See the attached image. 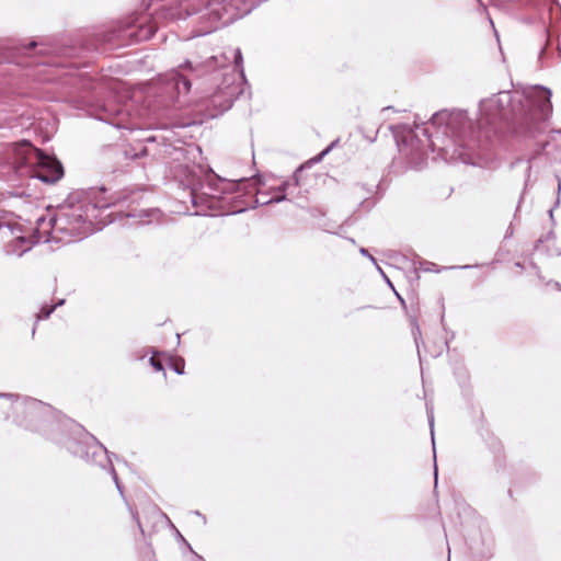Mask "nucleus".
<instances>
[{"label":"nucleus","mask_w":561,"mask_h":561,"mask_svg":"<svg viewBox=\"0 0 561 561\" xmlns=\"http://www.w3.org/2000/svg\"><path fill=\"white\" fill-rule=\"evenodd\" d=\"M552 92L543 85L524 90L500 91L481 100L476 130L467 112L442 110L430 118V127L421 129L427 147L445 160L473 163L481 138L507 130L517 137L535 138L542 133V123L552 112Z\"/></svg>","instance_id":"nucleus-1"},{"label":"nucleus","mask_w":561,"mask_h":561,"mask_svg":"<svg viewBox=\"0 0 561 561\" xmlns=\"http://www.w3.org/2000/svg\"><path fill=\"white\" fill-rule=\"evenodd\" d=\"M81 436L79 438H68L66 449L73 456L82 459L89 465L98 466L103 470L110 471L113 481L119 484L118 476L114 469L111 456L106 447L100 443L92 434L85 432L81 425H76Z\"/></svg>","instance_id":"nucleus-7"},{"label":"nucleus","mask_w":561,"mask_h":561,"mask_svg":"<svg viewBox=\"0 0 561 561\" xmlns=\"http://www.w3.org/2000/svg\"><path fill=\"white\" fill-rule=\"evenodd\" d=\"M55 309H56V306L46 305V304L43 305L41 307L38 313L36 314V322L49 318V316L55 311Z\"/></svg>","instance_id":"nucleus-18"},{"label":"nucleus","mask_w":561,"mask_h":561,"mask_svg":"<svg viewBox=\"0 0 561 561\" xmlns=\"http://www.w3.org/2000/svg\"><path fill=\"white\" fill-rule=\"evenodd\" d=\"M150 353L152 354V356L149 358L150 366L156 371H164V366H163L162 362L156 358V355H158L159 352L156 350H150Z\"/></svg>","instance_id":"nucleus-19"},{"label":"nucleus","mask_w":561,"mask_h":561,"mask_svg":"<svg viewBox=\"0 0 561 561\" xmlns=\"http://www.w3.org/2000/svg\"><path fill=\"white\" fill-rule=\"evenodd\" d=\"M347 240L351 242V243H355V240L353 238H347Z\"/></svg>","instance_id":"nucleus-46"},{"label":"nucleus","mask_w":561,"mask_h":561,"mask_svg":"<svg viewBox=\"0 0 561 561\" xmlns=\"http://www.w3.org/2000/svg\"><path fill=\"white\" fill-rule=\"evenodd\" d=\"M131 151H134V149L125 151V154L127 157H130L131 159L140 158L148 154V149L145 146H142L137 152L131 153Z\"/></svg>","instance_id":"nucleus-21"},{"label":"nucleus","mask_w":561,"mask_h":561,"mask_svg":"<svg viewBox=\"0 0 561 561\" xmlns=\"http://www.w3.org/2000/svg\"><path fill=\"white\" fill-rule=\"evenodd\" d=\"M530 267L535 271V273L539 277V279H542L538 265L536 263L531 262L530 263Z\"/></svg>","instance_id":"nucleus-29"},{"label":"nucleus","mask_w":561,"mask_h":561,"mask_svg":"<svg viewBox=\"0 0 561 561\" xmlns=\"http://www.w3.org/2000/svg\"><path fill=\"white\" fill-rule=\"evenodd\" d=\"M0 398L14 399L15 394L0 392Z\"/></svg>","instance_id":"nucleus-31"},{"label":"nucleus","mask_w":561,"mask_h":561,"mask_svg":"<svg viewBox=\"0 0 561 561\" xmlns=\"http://www.w3.org/2000/svg\"><path fill=\"white\" fill-rule=\"evenodd\" d=\"M427 265H431L428 267H425L424 271H432V266H434V263H426Z\"/></svg>","instance_id":"nucleus-40"},{"label":"nucleus","mask_w":561,"mask_h":561,"mask_svg":"<svg viewBox=\"0 0 561 561\" xmlns=\"http://www.w3.org/2000/svg\"><path fill=\"white\" fill-rule=\"evenodd\" d=\"M106 192L101 186L71 193L54 216L36 220L31 236H26L28 229L13 213L0 208V232L3 238H11L4 244L5 254L22 256L39 242L71 243L101 230L108 222L104 213L127 198L124 192L105 195Z\"/></svg>","instance_id":"nucleus-2"},{"label":"nucleus","mask_w":561,"mask_h":561,"mask_svg":"<svg viewBox=\"0 0 561 561\" xmlns=\"http://www.w3.org/2000/svg\"><path fill=\"white\" fill-rule=\"evenodd\" d=\"M35 331H36V324L34 325L33 330H32V335L35 334Z\"/></svg>","instance_id":"nucleus-47"},{"label":"nucleus","mask_w":561,"mask_h":561,"mask_svg":"<svg viewBox=\"0 0 561 561\" xmlns=\"http://www.w3.org/2000/svg\"><path fill=\"white\" fill-rule=\"evenodd\" d=\"M427 265H431L428 267H425L424 271H432V266H434V263H426Z\"/></svg>","instance_id":"nucleus-37"},{"label":"nucleus","mask_w":561,"mask_h":561,"mask_svg":"<svg viewBox=\"0 0 561 561\" xmlns=\"http://www.w3.org/2000/svg\"><path fill=\"white\" fill-rule=\"evenodd\" d=\"M377 185L375 184H364L357 183L351 188V195L354 201H359V206L365 208V210H370L376 202L373 201V196L377 192Z\"/></svg>","instance_id":"nucleus-13"},{"label":"nucleus","mask_w":561,"mask_h":561,"mask_svg":"<svg viewBox=\"0 0 561 561\" xmlns=\"http://www.w3.org/2000/svg\"><path fill=\"white\" fill-rule=\"evenodd\" d=\"M151 348H139V350H136V351H133L130 352L129 354V358L131 360H144L146 358V356L148 355V353L150 352Z\"/></svg>","instance_id":"nucleus-20"},{"label":"nucleus","mask_w":561,"mask_h":561,"mask_svg":"<svg viewBox=\"0 0 561 561\" xmlns=\"http://www.w3.org/2000/svg\"><path fill=\"white\" fill-rule=\"evenodd\" d=\"M339 140H335L333 142H331V145L329 147H327L317 158V160H321L325 154H328L333 148H335V145L337 144Z\"/></svg>","instance_id":"nucleus-25"},{"label":"nucleus","mask_w":561,"mask_h":561,"mask_svg":"<svg viewBox=\"0 0 561 561\" xmlns=\"http://www.w3.org/2000/svg\"><path fill=\"white\" fill-rule=\"evenodd\" d=\"M359 253L363 255V256H366L368 257L374 264H376V260L373 255H370V253L368 252V250L366 248H360L359 249Z\"/></svg>","instance_id":"nucleus-26"},{"label":"nucleus","mask_w":561,"mask_h":561,"mask_svg":"<svg viewBox=\"0 0 561 561\" xmlns=\"http://www.w3.org/2000/svg\"><path fill=\"white\" fill-rule=\"evenodd\" d=\"M172 368L178 375L184 374V363L183 362L181 364H175Z\"/></svg>","instance_id":"nucleus-27"},{"label":"nucleus","mask_w":561,"mask_h":561,"mask_svg":"<svg viewBox=\"0 0 561 561\" xmlns=\"http://www.w3.org/2000/svg\"><path fill=\"white\" fill-rule=\"evenodd\" d=\"M535 249L539 252H543L547 256L561 255V250L554 243V234L552 231L547 234L546 240L539 239Z\"/></svg>","instance_id":"nucleus-15"},{"label":"nucleus","mask_w":561,"mask_h":561,"mask_svg":"<svg viewBox=\"0 0 561 561\" xmlns=\"http://www.w3.org/2000/svg\"><path fill=\"white\" fill-rule=\"evenodd\" d=\"M554 133H558L561 135V129H557V130H554Z\"/></svg>","instance_id":"nucleus-50"},{"label":"nucleus","mask_w":561,"mask_h":561,"mask_svg":"<svg viewBox=\"0 0 561 561\" xmlns=\"http://www.w3.org/2000/svg\"><path fill=\"white\" fill-rule=\"evenodd\" d=\"M13 421L18 426L36 432L66 448L68 438H79L77 423L61 420L55 409L34 398L15 396L13 404Z\"/></svg>","instance_id":"nucleus-4"},{"label":"nucleus","mask_w":561,"mask_h":561,"mask_svg":"<svg viewBox=\"0 0 561 561\" xmlns=\"http://www.w3.org/2000/svg\"><path fill=\"white\" fill-rule=\"evenodd\" d=\"M427 417H428V424L431 427V435H432V442H434V414L433 411L427 408ZM433 451H435V443H433ZM434 479H435V488L437 486V480H438V471H437V465H436V453H434Z\"/></svg>","instance_id":"nucleus-17"},{"label":"nucleus","mask_w":561,"mask_h":561,"mask_svg":"<svg viewBox=\"0 0 561 561\" xmlns=\"http://www.w3.org/2000/svg\"><path fill=\"white\" fill-rule=\"evenodd\" d=\"M13 164L18 173L28 174L47 184L56 183L64 175V168L59 160L26 140L16 146Z\"/></svg>","instance_id":"nucleus-6"},{"label":"nucleus","mask_w":561,"mask_h":561,"mask_svg":"<svg viewBox=\"0 0 561 561\" xmlns=\"http://www.w3.org/2000/svg\"><path fill=\"white\" fill-rule=\"evenodd\" d=\"M547 146H548V142L542 144L541 149L545 150Z\"/></svg>","instance_id":"nucleus-44"},{"label":"nucleus","mask_w":561,"mask_h":561,"mask_svg":"<svg viewBox=\"0 0 561 561\" xmlns=\"http://www.w3.org/2000/svg\"><path fill=\"white\" fill-rule=\"evenodd\" d=\"M515 266L518 267V268H522V270L524 268V264L520 263V262H516Z\"/></svg>","instance_id":"nucleus-38"},{"label":"nucleus","mask_w":561,"mask_h":561,"mask_svg":"<svg viewBox=\"0 0 561 561\" xmlns=\"http://www.w3.org/2000/svg\"><path fill=\"white\" fill-rule=\"evenodd\" d=\"M427 265H431L428 267H425L424 271H432V266H434V263H426Z\"/></svg>","instance_id":"nucleus-39"},{"label":"nucleus","mask_w":561,"mask_h":561,"mask_svg":"<svg viewBox=\"0 0 561 561\" xmlns=\"http://www.w3.org/2000/svg\"><path fill=\"white\" fill-rule=\"evenodd\" d=\"M110 124L118 129H126L129 131H134L136 129L141 128L139 122H137L129 115V113L123 110L117 111L116 116L110 121Z\"/></svg>","instance_id":"nucleus-14"},{"label":"nucleus","mask_w":561,"mask_h":561,"mask_svg":"<svg viewBox=\"0 0 561 561\" xmlns=\"http://www.w3.org/2000/svg\"><path fill=\"white\" fill-rule=\"evenodd\" d=\"M394 139L399 150L407 157L408 163L415 170L422 169L426 163V150L417 134L407 125L392 126Z\"/></svg>","instance_id":"nucleus-11"},{"label":"nucleus","mask_w":561,"mask_h":561,"mask_svg":"<svg viewBox=\"0 0 561 561\" xmlns=\"http://www.w3.org/2000/svg\"><path fill=\"white\" fill-rule=\"evenodd\" d=\"M545 51H546V48H545V47H542V48L540 49V53H539V59H541V58H542V56H543Z\"/></svg>","instance_id":"nucleus-36"},{"label":"nucleus","mask_w":561,"mask_h":561,"mask_svg":"<svg viewBox=\"0 0 561 561\" xmlns=\"http://www.w3.org/2000/svg\"><path fill=\"white\" fill-rule=\"evenodd\" d=\"M233 58V67L228 69L211 70L217 57H211L205 65L193 67L191 61L181 66L180 71H173L169 75L167 81L168 91H175L178 95L190 92L193 81L206 77V81L211 83L205 93V107L208 116L215 118L231 108L236 99L244 94L247 84L243 72V57L240 48H233L228 51Z\"/></svg>","instance_id":"nucleus-3"},{"label":"nucleus","mask_w":561,"mask_h":561,"mask_svg":"<svg viewBox=\"0 0 561 561\" xmlns=\"http://www.w3.org/2000/svg\"><path fill=\"white\" fill-rule=\"evenodd\" d=\"M196 558H197V561H205V559L199 554H196Z\"/></svg>","instance_id":"nucleus-43"},{"label":"nucleus","mask_w":561,"mask_h":561,"mask_svg":"<svg viewBox=\"0 0 561 561\" xmlns=\"http://www.w3.org/2000/svg\"><path fill=\"white\" fill-rule=\"evenodd\" d=\"M513 233H514V229H513V226H512V224H511V225L508 226V228L506 229V232H505L504 238H505V239H508V238H511V237L513 236Z\"/></svg>","instance_id":"nucleus-30"},{"label":"nucleus","mask_w":561,"mask_h":561,"mask_svg":"<svg viewBox=\"0 0 561 561\" xmlns=\"http://www.w3.org/2000/svg\"><path fill=\"white\" fill-rule=\"evenodd\" d=\"M81 436L79 438H68L66 449L73 456L82 459L89 465L98 466L103 470L110 471L113 481L119 484L118 476L114 469L111 456L106 447L100 443L92 434L85 432L81 425H76Z\"/></svg>","instance_id":"nucleus-8"},{"label":"nucleus","mask_w":561,"mask_h":561,"mask_svg":"<svg viewBox=\"0 0 561 561\" xmlns=\"http://www.w3.org/2000/svg\"><path fill=\"white\" fill-rule=\"evenodd\" d=\"M560 191H561V178L558 176V196H557V199L554 202V205L552 208L549 209L548 214H549V217L550 219L553 221V211L554 209L559 206L560 204V197H559V194H560Z\"/></svg>","instance_id":"nucleus-22"},{"label":"nucleus","mask_w":561,"mask_h":561,"mask_svg":"<svg viewBox=\"0 0 561 561\" xmlns=\"http://www.w3.org/2000/svg\"><path fill=\"white\" fill-rule=\"evenodd\" d=\"M194 514L197 515V518H201L203 516V514L198 511H195Z\"/></svg>","instance_id":"nucleus-42"},{"label":"nucleus","mask_w":561,"mask_h":561,"mask_svg":"<svg viewBox=\"0 0 561 561\" xmlns=\"http://www.w3.org/2000/svg\"><path fill=\"white\" fill-rule=\"evenodd\" d=\"M287 186H289V182H283L278 187H277V193L272 196L271 198H268V201H261L260 198H256L254 202L255 204H259V205H268V204H273V203H279V202H283L286 199V195H285V191L287 188Z\"/></svg>","instance_id":"nucleus-16"},{"label":"nucleus","mask_w":561,"mask_h":561,"mask_svg":"<svg viewBox=\"0 0 561 561\" xmlns=\"http://www.w3.org/2000/svg\"><path fill=\"white\" fill-rule=\"evenodd\" d=\"M37 47H39L38 54H41V55H58V56H67V57H72V56L78 55V51L75 47L61 45L59 43H46V42L37 43L36 41H31L26 46L27 49H33V48H37Z\"/></svg>","instance_id":"nucleus-12"},{"label":"nucleus","mask_w":561,"mask_h":561,"mask_svg":"<svg viewBox=\"0 0 561 561\" xmlns=\"http://www.w3.org/2000/svg\"><path fill=\"white\" fill-rule=\"evenodd\" d=\"M256 198H260L261 201H268V198H265V194L257 193L255 196L253 195V199H252L253 208L260 206L259 204H255V202H254Z\"/></svg>","instance_id":"nucleus-28"},{"label":"nucleus","mask_w":561,"mask_h":561,"mask_svg":"<svg viewBox=\"0 0 561 561\" xmlns=\"http://www.w3.org/2000/svg\"><path fill=\"white\" fill-rule=\"evenodd\" d=\"M201 518H202V520H203V524L205 525V524H206V517H205V515H203Z\"/></svg>","instance_id":"nucleus-45"},{"label":"nucleus","mask_w":561,"mask_h":561,"mask_svg":"<svg viewBox=\"0 0 561 561\" xmlns=\"http://www.w3.org/2000/svg\"><path fill=\"white\" fill-rule=\"evenodd\" d=\"M179 182L195 208V215H220L225 178L219 176L211 169L194 164L181 167Z\"/></svg>","instance_id":"nucleus-5"},{"label":"nucleus","mask_w":561,"mask_h":561,"mask_svg":"<svg viewBox=\"0 0 561 561\" xmlns=\"http://www.w3.org/2000/svg\"><path fill=\"white\" fill-rule=\"evenodd\" d=\"M142 141H147V142H151V141H154L156 140V137L153 136H148V137H145L141 139Z\"/></svg>","instance_id":"nucleus-33"},{"label":"nucleus","mask_w":561,"mask_h":561,"mask_svg":"<svg viewBox=\"0 0 561 561\" xmlns=\"http://www.w3.org/2000/svg\"><path fill=\"white\" fill-rule=\"evenodd\" d=\"M556 286H557V288H559L561 290V286L559 283H556Z\"/></svg>","instance_id":"nucleus-49"},{"label":"nucleus","mask_w":561,"mask_h":561,"mask_svg":"<svg viewBox=\"0 0 561 561\" xmlns=\"http://www.w3.org/2000/svg\"><path fill=\"white\" fill-rule=\"evenodd\" d=\"M116 488L121 494H123V486L119 484H116Z\"/></svg>","instance_id":"nucleus-41"},{"label":"nucleus","mask_w":561,"mask_h":561,"mask_svg":"<svg viewBox=\"0 0 561 561\" xmlns=\"http://www.w3.org/2000/svg\"><path fill=\"white\" fill-rule=\"evenodd\" d=\"M412 334L414 337L415 345L417 347V352L420 353L419 348H420V342L422 341V337H421V329L416 322H415L414 329L412 331Z\"/></svg>","instance_id":"nucleus-23"},{"label":"nucleus","mask_w":561,"mask_h":561,"mask_svg":"<svg viewBox=\"0 0 561 561\" xmlns=\"http://www.w3.org/2000/svg\"><path fill=\"white\" fill-rule=\"evenodd\" d=\"M468 546H469V549H470L473 553H476V554H480V556H483V554H484V551H483V550H481V549L478 547V545H477V542H476V541L470 540V541L468 542Z\"/></svg>","instance_id":"nucleus-24"},{"label":"nucleus","mask_w":561,"mask_h":561,"mask_svg":"<svg viewBox=\"0 0 561 561\" xmlns=\"http://www.w3.org/2000/svg\"><path fill=\"white\" fill-rule=\"evenodd\" d=\"M65 304V299H60L58 302H56L54 306L59 307Z\"/></svg>","instance_id":"nucleus-35"},{"label":"nucleus","mask_w":561,"mask_h":561,"mask_svg":"<svg viewBox=\"0 0 561 561\" xmlns=\"http://www.w3.org/2000/svg\"><path fill=\"white\" fill-rule=\"evenodd\" d=\"M133 516H134V519L137 522L140 531L144 534V529H142L141 523H140L139 518H138V515L134 514Z\"/></svg>","instance_id":"nucleus-32"},{"label":"nucleus","mask_w":561,"mask_h":561,"mask_svg":"<svg viewBox=\"0 0 561 561\" xmlns=\"http://www.w3.org/2000/svg\"><path fill=\"white\" fill-rule=\"evenodd\" d=\"M448 561H450V560L448 559Z\"/></svg>","instance_id":"nucleus-51"},{"label":"nucleus","mask_w":561,"mask_h":561,"mask_svg":"<svg viewBox=\"0 0 561 561\" xmlns=\"http://www.w3.org/2000/svg\"><path fill=\"white\" fill-rule=\"evenodd\" d=\"M301 170H302V167L298 168V169L296 170L295 174H296L297 172L301 171Z\"/></svg>","instance_id":"nucleus-48"},{"label":"nucleus","mask_w":561,"mask_h":561,"mask_svg":"<svg viewBox=\"0 0 561 561\" xmlns=\"http://www.w3.org/2000/svg\"><path fill=\"white\" fill-rule=\"evenodd\" d=\"M225 185V195L220 209V215L240 214L249 208H253V193L255 183L250 179L228 180L222 182Z\"/></svg>","instance_id":"nucleus-10"},{"label":"nucleus","mask_w":561,"mask_h":561,"mask_svg":"<svg viewBox=\"0 0 561 561\" xmlns=\"http://www.w3.org/2000/svg\"><path fill=\"white\" fill-rule=\"evenodd\" d=\"M156 32L157 27L153 24H147L145 22L102 30L94 34L96 43L91 44L87 49L104 51V45L124 46L149 41Z\"/></svg>","instance_id":"nucleus-9"},{"label":"nucleus","mask_w":561,"mask_h":561,"mask_svg":"<svg viewBox=\"0 0 561 561\" xmlns=\"http://www.w3.org/2000/svg\"><path fill=\"white\" fill-rule=\"evenodd\" d=\"M476 265H462V266H459V268H462V270H468V268H472L474 267Z\"/></svg>","instance_id":"nucleus-34"}]
</instances>
